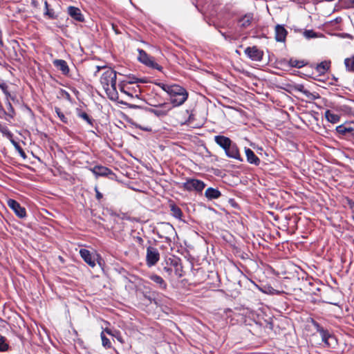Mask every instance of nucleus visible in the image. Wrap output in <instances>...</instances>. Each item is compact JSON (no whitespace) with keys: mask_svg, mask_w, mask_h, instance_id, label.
Listing matches in <instances>:
<instances>
[{"mask_svg":"<svg viewBox=\"0 0 354 354\" xmlns=\"http://www.w3.org/2000/svg\"><path fill=\"white\" fill-rule=\"evenodd\" d=\"M116 76V72L108 68H105V71L100 77V83L106 95L111 100L118 99Z\"/></svg>","mask_w":354,"mask_h":354,"instance_id":"1","label":"nucleus"},{"mask_svg":"<svg viewBox=\"0 0 354 354\" xmlns=\"http://www.w3.org/2000/svg\"><path fill=\"white\" fill-rule=\"evenodd\" d=\"M169 95L170 102L174 106H178L187 100L188 93L183 87L174 84Z\"/></svg>","mask_w":354,"mask_h":354,"instance_id":"2","label":"nucleus"},{"mask_svg":"<svg viewBox=\"0 0 354 354\" xmlns=\"http://www.w3.org/2000/svg\"><path fill=\"white\" fill-rule=\"evenodd\" d=\"M180 187L188 192H201L205 187V184L203 181L196 178H187L181 184Z\"/></svg>","mask_w":354,"mask_h":354,"instance_id":"3","label":"nucleus"},{"mask_svg":"<svg viewBox=\"0 0 354 354\" xmlns=\"http://www.w3.org/2000/svg\"><path fill=\"white\" fill-rule=\"evenodd\" d=\"M138 51L139 53L138 59L141 63L149 68H155L160 71H162V66L155 62L153 57L147 54V53L142 49H138Z\"/></svg>","mask_w":354,"mask_h":354,"instance_id":"4","label":"nucleus"},{"mask_svg":"<svg viewBox=\"0 0 354 354\" xmlns=\"http://www.w3.org/2000/svg\"><path fill=\"white\" fill-rule=\"evenodd\" d=\"M171 107L169 103H162L154 106L153 108L149 109V112L158 117H164L167 115Z\"/></svg>","mask_w":354,"mask_h":354,"instance_id":"5","label":"nucleus"},{"mask_svg":"<svg viewBox=\"0 0 354 354\" xmlns=\"http://www.w3.org/2000/svg\"><path fill=\"white\" fill-rule=\"evenodd\" d=\"M147 264L149 266H154L160 259V254L158 250L153 247H148L147 249Z\"/></svg>","mask_w":354,"mask_h":354,"instance_id":"6","label":"nucleus"},{"mask_svg":"<svg viewBox=\"0 0 354 354\" xmlns=\"http://www.w3.org/2000/svg\"><path fill=\"white\" fill-rule=\"evenodd\" d=\"M314 324L317 328V330L319 333L322 341L325 343L326 345L330 346L335 343V337L332 336L328 331L325 330L318 324L314 323Z\"/></svg>","mask_w":354,"mask_h":354,"instance_id":"7","label":"nucleus"},{"mask_svg":"<svg viewBox=\"0 0 354 354\" xmlns=\"http://www.w3.org/2000/svg\"><path fill=\"white\" fill-rule=\"evenodd\" d=\"M245 53L253 61H261L263 55V51L260 50L257 46L246 48Z\"/></svg>","mask_w":354,"mask_h":354,"instance_id":"8","label":"nucleus"},{"mask_svg":"<svg viewBox=\"0 0 354 354\" xmlns=\"http://www.w3.org/2000/svg\"><path fill=\"white\" fill-rule=\"evenodd\" d=\"M8 205L19 218H24L26 216V209L16 201L9 199L8 201Z\"/></svg>","mask_w":354,"mask_h":354,"instance_id":"9","label":"nucleus"},{"mask_svg":"<svg viewBox=\"0 0 354 354\" xmlns=\"http://www.w3.org/2000/svg\"><path fill=\"white\" fill-rule=\"evenodd\" d=\"M80 254L84 261L91 267L94 268L95 266V258L94 254H92L90 251L86 249H81Z\"/></svg>","mask_w":354,"mask_h":354,"instance_id":"10","label":"nucleus"},{"mask_svg":"<svg viewBox=\"0 0 354 354\" xmlns=\"http://www.w3.org/2000/svg\"><path fill=\"white\" fill-rule=\"evenodd\" d=\"M275 39L278 42H284L288 34V31L283 26L277 24L274 28Z\"/></svg>","mask_w":354,"mask_h":354,"instance_id":"11","label":"nucleus"},{"mask_svg":"<svg viewBox=\"0 0 354 354\" xmlns=\"http://www.w3.org/2000/svg\"><path fill=\"white\" fill-rule=\"evenodd\" d=\"M225 154L227 155V156H228L230 158L237 159V160L241 159L238 147H236V145L235 144H233L232 142L225 150Z\"/></svg>","mask_w":354,"mask_h":354,"instance_id":"12","label":"nucleus"},{"mask_svg":"<svg viewBox=\"0 0 354 354\" xmlns=\"http://www.w3.org/2000/svg\"><path fill=\"white\" fill-rule=\"evenodd\" d=\"M214 141L224 150H225L232 142L229 138L223 136H214Z\"/></svg>","mask_w":354,"mask_h":354,"instance_id":"13","label":"nucleus"},{"mask_svg":"<svg viewBox=\"0 0 354 354\" xmlns=\"http://www.w3.org/2000/svg\"><path fill=\"white\" fill-rule=\"evenodd\" d=\"M91 171L96 176H106L111 174L112 172L111 169L106 167H103L101 165H97L91 169Z\"/></svg>","mask_w":354,"mask_h":354,"instance_id":"14","label":"nucleus"},{"mask_svg":"<svg viewBox=\"0 0 354 354\" xmlns=\"http://www.w3.org/2000/svg\"><path fill=\"white\" fill-rule=\"evenodd\" d=\"M68 13L72 18H73L76 21H84V17L81 12V10L78 8L74 6H69L68 8Z\"/></svg>","mask_w":354,"mask_h":354,"instance_id":"15","label":"nucleus"},{"mask_svg":"<svg viewBox=\"0 0 354 354\" xmlns=\"http://www.w3.org/2000/svg\"><path fill=\"white\" fill-rule=\"evenodd\" d=\"M54 66L59 70L62 74L67 75L69 73V68L66 61L63 59H55L53 62Z\"/></svg>","mask_w":354,"mask_h":354,"instance_id":"16","label":"nucleus"},{"mask_svg":"<svg viewBox=\"0 0 354 354\" xmlns=\"http://www.w3.org/2000/svg\"><path fill=\"white\" fill-rule=\"evenodd\" d=\"M336 131L342 135H346L348 133H354V122L339 125L337 127Z\"/></svg>","mask_w":354,"mask_h":354,"instance_id":"17","label":"nucleus"},{"mask_svg":"<svg viewBox=\"0 0 354 354\" xmlns=\"http://www.w3.org/2000/svg\"><path fill=\"white\" fill-rule=\"evenodd\" d=\"M245 155L247 157V160L250 164H254L255 165H259L260 163L259 158L254 154L252 150L250 149H245Z\"/></svg>","mask_w":354,"mask_h":354,"instance_id":"18","label":"nucleus"},{"mask_svg":"<svg viewBox=\"0 0 354 354\" xmlns=\"http://www.w3.org/2000/svg\"><path fill=\"white\" fill-rule=\"evenodd\" d=\"M221 192L212 187L207 188L205 192V196L209 200L216 199L221 196Z\"/></svg>","mask_w":354,"mask_h":354,"instance_id":"19","label":"nucleus"},{"mask_svg":"<svg viewBox=\"0 0 354 354\" xmlns=\"http://www.w3.org/2000/svg\"><path fill=\"white\" fill-rule=\"evenodd\" d=\"M149 279L156 283L160 288L163 290L166 289L167 284L161 277L157 274H151L149 276Z\"/></svg>","mask_w":354,"mask_h":354,"instance_id":"20","label":"nucleus"},{"mask_svg":"<svg viewBox=\"0 0 354 354\" xmlns=\"http://www.w3.org/2000/svg\"><path fill=\"white\" fill-rule=\"evenodd\" d=\"M254 19L252 14H247L239 20L240 26L243 28L248 27Z\"/></svg>","mask_w":354,"mask_h":354,"instance_id":"21","label":"nucleus"},{"mask_svg":"<svg viewBox=\"0 0 354 354\" xmlns=\"http://www.w3.org/2000/svg\"><path fill=\"white\" fill-rule=\"evenodd\" d=\"M325 117L328 122L333 124L338 122L340 119L339 116L337 114L333 113L329 110H327L325 112Z\"/></svg>","mask_w":354,"mask_h":354,"instance_id":"22","label":"nucleus"},{"mask_svg":"<svg viewBox=\"0 0 354 354\" xmlns=\"http://www.w3.org/2000/svg\"><path fill=\"white\" fill-rule=\"evenodd\" d=\"M330 62L324 61L317 65L316 70L319 73H324L329 69Z\"/></svg>","mask_w":354,"mask_h":354,"instance_id":"23","label":"nucleus"},{"mask_svg":"<svg viewBox=\"0 0 354 354\" xmlns=\"http://www.w3.org/2000/svg\"><path fill=\"white\" fill-rule=\"evenodd\" d=\"M344 64L348 71L354 72V55L351 57L345 59Z\"/></svg>","mask_w":354,"mask_h":354,"instance_id":"24","label":"nucleus"},{"mask_svg":"<svg viewBox=\"0 0 354 354\" xmlns=\"http://www.w3.org/2000/svg\"><path fill=\"white\" fill-rule=\"evenodd\" d=\"M8 349V344L6 343V338L0 335V351H6Z\"/></svg>","mask_w":354,"mask_h":354,"instance_id":"25","label":"nucleus"},{"mask_svg":"<svg viewBox=\"0 0 354 354\" xmlns=\"http://www.w3.org/2000/svg\"><path fill=\"white\" fill-rule=\"evenodd\" d=\"M55 113H56L57 115L58 116V118L60 119V120L62 122H63L64 123H67L68 122L66 117L61 111L59 108L55 107Z\"/></svg>","mask_w":354,"mask_h":354,"instance_id":"26","label":"nucleus"},{"mask_svg":"<svg viewBox=\"0 0 354 354\" xmlns=\"http://www.w3.org/2000/svg\"><path fill=\"white\" fill-rule=\"evenodd\" d=\"M171 210L172 212L173 215L178 218H180L182 216V211L180 209L176 206H171Z\"/></svg>","mask_w":354,"mask_h":354,"instance_id":"27","label":"nucleus"},{"mask_svg":"<svg viewBox=\"0 0 354 354\" xmlns=\"http://www.w3.org/2000/svg\"><path fill=\"white\" fill-rule=\"evenodd\" d=\"M100 336H101L102 343L103 346L106 347V348H110L111 342H110L109 339L107 337H106V336L104 335V331H102L101 333Z\"/></svg>","mask_w":354,"mask_h":354,"instance_id":"28","label":"nucleus"},{"mask_svg":"<svg viewBox=\"0 0 354 354\" xmlns=\"http://www.w3.org/2000/svg\"><path fill=\"white\" fill-rule=\"evenodd\" d=\"M303 35L307 39L315 38L317 37V33L312 30H306Z\"/></svg>","mask_w":354,"mask_h":354,"instance_id":"29","label":"nucleus"},{"mask_svg":"<svg viewBox=\"0 0 354 354\" xmlns=\"http://www.w3.org/2000/svg\"><path fill=\"white\" fill-rule=\"evenodd\" d=\"M13 143L15 145L16 149L18 151L19 155L21 156V157H22L24 159H25L26 158V155L25 152L24 151V150L17 142H13Z\"/></svg>","mask_w":354,"mask_h":354,"instance_id":"30","label":"nucleus"},{"mask_svg":"<svg viewBox=\"0 0 354 354\" xmlns=\"http://www.w3.org/2000/svg\"><path fill=\"white\" fill-rule=\"evenodd\" d=\"M290 65L293 67L301 68L304 66V62L301 61L293 60L290 61Z\"/></svg>","mask_w":354,"mask_h":354,"instance_id":"31","label":"nucleus"},{"mask_svg":"<svg viewBox=\"0 0 354 354\" xmlns=\"http://www.w3.org/2000/svg\"><path fill=\"white\" fill-rule=\"evenodd\" d=\"M297 89H298V91H299L300 92L303 93L305 95H306L308 97H310L311 95H313L310 93V91H308V90L305 89L304 86H302V85H299Z\"/></svg>","mask_w":354,"mask_h":354,"instance_id":"32","label":"nucleus"},{"mask_svg":"<svg viewBox=\"0 0 354 354\" xmlns=\"http://www.w3.org/2000/svg\"><path fill=\"white\" fill-rule=\"evenodd\" d=\"M341 3L346 7H351L354 5V0H341Z\"/></svg>","mask_w":354,"mask_h":354,"instance_id":"33","label":"nucleus"},{"mask_svg":"<svg viewBox=\"0 0 354 354\" xmlns=\"http://www.w3.org/2000/svg\"><path fill=\"white\" fill-rule=\"evenodd\" d=\"M79 116L80 118H82L83 120H86L88 123L91 124V119L89 118V116L88 115L87 113L83 112V113H80L79 114Z\"/></svg>","mask_w":354,"mask_h":354,"instance_id":"34","label":"nucleus"},{"mask_svg":"<svg viewBox=\"0 0 354 354\" xmlns=\"http://www.w3.org/2000/svg\"><path fill=\"white\" fill-rule=\"evenodd\" d=\"M161 88L163 91L167 92L168 94H169L170 91L173 88V85H168V84H162Z\"/></svg>","mask_w":354,"mask_h":354,"instance_id":"35","label":"nucleus"},{"mask_svg":"<svg viewBox=\"0 0 354 354\" xmlns=\"http://www.w3.org/2000/svg\"><path fill=\"white\" fill-rule=\"evenodd\" d=\"M45 15H48L49 18H51V19L55 18V13L52 10L47 9L45 12Z\"/></svg>","mask_w":354,"mask_h":354,"instance_id":"36","label":"nucleus"},{"mask_svg":"<svg viewBox=\"0 0 354 354\" xmlns=\"http://www.w3.org/2000/svg\"><path fill=\"white\" fill-rule=\"evenodd\" d=\"M115 334L116 335V336H114L121 343H123V339L120 335V332L118 331H115Z\"/></svg>","mask_w":354,"mask_h":354,"instance_id":"37","label":"nucleus"},{"mask_svg":"<svg viewBox=\"0 0 354 354\" xmlns=\"http://www.w3.org/2000/svg\"><path fill=\"white\" fill-rule=\"evenodd\" d=\"M95 191L96 193V198L98 200H100L102 198V194L98 191L97 187H95Z\"/></svg>","mask_w":354,"mask_h":354,"instance_id":"38","label":"nucleus"},{"mask_svg":"<svg viewBox=\"0 0 354 354\" xmlns=\"http://www.w3.org/2000/svg\"><path fill=\"white\" fill-rule=\"evenodd\" d=\"M138 127L140 128V129H142V130L146 131H151V128L149 127H142L141 125H138Z\"/></svg>","mask_w":354,"mask_h":354,"instance_id":"39","label":"nucleus"},{"mask_svg":"<svg viewBox=\"0 0 354 354\" xmlns=\"http://www.w3.org/2000/svg\"><path fill=\"white\" fill-rule=\"evenodd\" d=\"M106 332L107 334L110 335H112V336H116V335L115 334V331L113 332L111 329H109V328H106L104 330V333Z\"/></svg>","mask_w":354,"mask_h":354,"instance_id":"40","label":"nucleus"},{"mask_svg":"<svg viewBox=\"0 0 354 354\" xmlns=\"http://www.w3.org/2000/svg\"><path fill=\"white\" fill-rule=\"evenodd\" d=\"M1 87L2 88L3 91V93L4 94L7 96V97H10L12 100H13V97H11L10 94L8 93V91L2 86H1Z\"/></svg>","mask_w":354,"mask_h":354,"instance_id":"41","label":"nucleus"},{"mask_svg":"<svg viewBox=\"0 0 354 354\" xmlns=\"http://www.w3.org/2000/svg\"><path fill=\"white\" fill-rule=\"evenodd\" d=\"M166 227L169 230H171V231L174 230L173 227L171 225H169V224H166Z\"/></svg>","mask_w":354,"mask_h":354,"instance_id":"42","label":"nucleus"},{"mask_svg":"<svg viewBox=\"0 0 354 354\" xmlns=\"http://www.w3.org/2000/svg\"><path fill=\"white\" fill-rule=\"evenodd\" d=\"M121 91L123 92L124 93L128 95H130V96H133L131 94H130L128 91L124 90L122 88H121Z\"/></svg>","mask_w":354,"mask_h":354,"instance_id":"43","label":"nucleus"},{"mask_svg":"<svg viewBox=\"0 0 354 354\" xmlns=\"http://www.w3.org/2000/svg\"><path fill=\"white\" fill-rule=\"evenodd\" d=\"M8 107L9 110H10L12 111H13L12 106L10 102H8Z\"/></svg>","mask_w":354,"mask_h":354,"instance_id":"44","label":"nucleus"},{"mask_svg":"<svg viewBox=\"0 0 354 354\" xmlns=\"http://www.w3.org/2000/svg\"><path fill=\"white\" fill-rule=\"evenodd\" d=\"M44 5H45L46 10L47 9H48V2L46 1L44 2Z\"/></svg>","mask_w":354,"mask_h":354,"instance_id":"45","label":"nucleus"},{"mask_svg":"<svg viewBox=\"0 0 354 354\" xmlns=\"http://www.w3.org/2000/svg\"><path fill=\"white\" fill-rule=\"evenodd\" d=\"M353 243H354V239L353 240Z\"/></svg>","mask_w":354,"mask_h":354,"instance_id":"46","label":"nucleus"},{"mask_svg":"<svg viewBox=\"0 0 354 354\" xmlns=\"http://www.w3.org/2000/svg\"><path fill=\"white\" fill-rule=\"evenodd\" d=\"M353 220H354V216H353Z\"/></svg>","mask_w":354,"mask_h":354,"instance_id":"47","label":"nucleus"}]
</instances>
